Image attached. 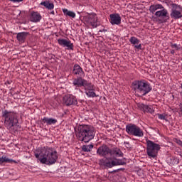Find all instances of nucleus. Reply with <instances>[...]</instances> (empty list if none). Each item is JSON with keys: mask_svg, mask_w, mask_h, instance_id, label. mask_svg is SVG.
Returning <instances> with one entry per match:
<instances>
[{"mask_svg": "<svg viewBox=\"0 0 182 182\" xmlns=\"http://www.w3.org/2000/svg\"><path fill=\"white\" fill-rule=\"evenodd\" d=\"M171 18L173 19H180L182 18V8L179 5H173V7L171 8Z\"/></svg>", "mask_w": 182, "mask_h": 182, "instance_id": "obj_9", "label": "nucleus"}, {"mask_svg": "<svg viewBox=\"0 0 182 182\" xmlns=\"http://www.w3.org/2000/svg\"><path fill=\"white\" fill-rule=\"evenodd\" d=\"M160 149V144H156L151 140H146V154L149 159H156Z\"/></svg>", "mask_w": 182, "mask_h": 182, "instance_id": "obj_6", "label": "nucleus"}, {"mask_svg": "<svg viewBox=\"0 0 182 182\" xmlns=\"http://www.w3.org/2000/svg\"><path fill=\"white\" fill-rule=\"evenodd\" d=\"M84 21L85 23L88 25V26H91V28H97V26H100V22L97 19V16L96 14H88L84 17Z\"/></svg>", "mask_w": 182, "mask_h": 182, "instance_id": "obj_8", "label": "nucleus"}, {"mask_svg": "<svg viewBox=\"0 0 182 182\" xmlns=\"http://www.w3.org/2000/svg\"><path fill=\"white\" fill-rule=\"evenodd\" d=\"M129 42L132 45H134V48H136V49H141V44L140 43V41L136 37H131L129 38Z\"/></svg>", "mask_w": 182, "mask_h": 182, "instance_id": "obj_18", "label": "nucleus"}, {"mask_svg": "<svg viewBox=\"0 0 182 182\" xmlns=\"http://www.w3.org/2000/svg\"><path fill=\"white\" fill-rule=\"evenodd\" d=\"M50 14H51L52 15H55V11H53L50 12Z\"/></svg>", "mask_w": 182, "mask_h": 182, "instance_id": "obj_34", "label": "nucleus"}, {"mask_svg": "<svg viewBox=\"0 0 182 182\" xmlns=\"http://www.w3.org/2000/svg\"><path fill=\"white\" fill-rule=\"evenodd\" d=\"M63 12L65 16H70V18H76V13L72 11H69L67 9H63Z\"/></svg>", "mask_w": 182, "mask_h": 182, "instance_id": "obj_23", "label": "nucleus"}, {"mask_svg": "<svg viewBox=\"0 0 182 182\" xmlns=\"http://www.w3.org/2000/svg\"><path fill=\"white\" fill-rule=\"evenodd\" d=\"M178 163H180V159H178V158L176 156H172L171 158V164H178Z\"/></svg>", "mask_w": 182, "mask_h": 182, "instance_id": "obj_28", "label": "nucleus"}, {"mask_svg": "<svg viewBox=\"0 0 182 182\" xmlns=\"http://www.w3.org/2000/svg\"><path fill=\"white\" fill-rule=\"evenodd\" d=\"M4 163H16V161L3 156L0 158V164H4Z\"/></svg>", "mask_w": 182, "mask_h": 182, "instance_id": "obj_24", "label": "nucleus"}, {"mask_svg": "<svg viewBox=\"0 0 182 182\" xmlns=\"http://www.w3.org/2000/svg\"><path fill=\"white\" fill-rule=\"evenodd\" d=\"M41 5H43V6H45V8H47V9H53L55 8V5L53 3H50L49 1H42L41 3Z\"/></svg>", "mask_w": 182, "mask_h": 182, "instance_id": "obj_25", "label": "nucleus"}, {"mask_svg": "<svg viewBox=\"0 0 182 182\" xmlns=\"http://www.w3.org/2000/svg\"><path fill=\"white\" fill-rule=\"evenodd\" d=\"M97 154L100 157H105L99 160L100 166L104 167H114V166H124V161L121 159H116V157H123V152L119 148H110L107 145H102L97 149Z\"/></svg>", "mask_w": 182, "mask_h": 182, "instance_id": "obj_1", "label": "nucleus"}, {"mask_svg": "<svg viewBox=\"0 0 182 182\" xmlns=\"http://www.w3.org/2000/svg\"><path fill=\"white\" fill-rule=\"evenodd\" d=\"M155 16H156V18H161V19L168 18V11L167 9H164V6H163V9L155 12Z\"/></svg>", "mask_w": 182, "mask_h": 182, "instance_id": "obj_16", "label": "nucleus"}, {"mask_svg": "<svg viewBox=\"0 0 182 182\" xmlns=\"http://www.w3.org/2000/svg\"><path fill=\"white\" fill-rule=\"evenodd\" d=\"M171 48L174 49V50H180V49H181V46L177 45V43H171Z\"/></svg>", "mask_w": 182, "mask_h": 182, "instance_id": "obj_29", "label": "nucleus"}, {"mask_svg": "<svg viewBox=\"0 0 182 182\" xmlns=\"http://www.w3.org/2000/svg\"><path fill=\"white\" fill-rule=\"evenodd\" d=\"M43 123H46L48 126H50L52 124H56L58 123V119L55 118H48L44 117L43 119Z\"/></svg>", "mask_w": 182, "mask_h": 182, "instance_id": "obj_20", "label": "nucleus"}, {"mask_svg": "<svg viewBox=\"0 0 182 182\" xmlns=\"http://www.w3.org/2000/svg\"><path fill=\"white\" fill-rule=\"evenodd\" d=\"M35 157L41 164L52 166L58 161V151L53 148L46 147L42 149L41 153L35 154Z\"/></svg>", "mask_w": 182, "mask_h": 182, "instance_id": "obj_2", "label": "nucleus"}, {"mask_svg": "<svg viewBox=\"0 0 182 182\" xmlns=\"http://www.w3.org/2000/svg\"><path fill=\"white\" fill-rule=\"evenodd\" d=\"M126 132L129 136H134L135 137H143L144 136L143 129L133 124H129L126 126Z\"/></svg>", "mask_w": 182, "mask_h": 182, "instance_id": "obj_7", "label": "nucleus"}, {"mask_svg": "<svg viewBox=\"0 0 182 182\" xmlns=\"http://www.w3.org/2000/svg\"><path fill=\"white\" fill-rule=\"evenodd\" d=\"M92 149H93V144L83 145L82 146L83 151H86L87 153H89V151H92Z\"/></svg>", "mask_w": 182, "mask_h": 182, "instance_id": "obj_27", "label": "nucleus"}, {"mask_svg": "<svg viewBox=\"0 0 182 182\" xmlns=\"http://www.w3.org/2000/svg\"><path fill=\"white\" fill-rule=\"evenodd\" d=\"M139 109L140 110H142L144 113H150L151 114H153L154 113V109H153L152 106L146 105L144 104L139 103L137 105Z\"/></svg>", "mask_w": 182, "mask_h": 182, "instance_id": "obj_15", "label": "nucleus"}, {"mask_svg": "<svg viewBox=\"0 0 182 182\" xmlns=\"http://www.w3.org/2000/svg\"><path fill=\"white\" fill-rule=\"evenodd\" d=\"M42 19V16L38 11H31L30 14V21L31 22H40Z\"/></svg>", "mask_w": 182, "mask_h": 182, "instance_id": "obj_17", "label": "nucleus"}, {"mask_svg": "<svg viewBox=\"0 0 182 182\" xmlns=\"http://www.w3.org/2000/svg\"><path fill=\"white\" fill-rule=\"evenodd\" d=\"M28 33L26 32L18 33L16 36L18 42H21V43H23L25 42V40L26 39V36H28Z\"/></svg>", "mask_w": 182, "mask_h": 182, "instance_id": "obj_21", "label": "nucleus"}, {"mask_svg": "<svg viewBox=\"0 0 182 182\" xmlns=\"http://www.w3.org/2000/svg\"><path fill=\"white\" fill-rule=\"evenodd\" d=\"M132 87L135 92L141 93L142 96H146L147 93L151 92V86L144 80H135L132 84Z\"/></svg>", "mask_w": 182, "mask_h": 182, "instance_id": "obj_5", "label": "nucleus"}, {"mask_svg": "<svg viewBox=\"0 0 182 182\" xmlns=\"http://www.w3.org/2000/svg\"><path fill=\"white\" fill-rule=\"evenodd\" d=\"M105 30H100L99 32H103Z\"/></svg>", "mask_w": 182, "mask_h": 182, "instance_id": "obj_35", "label": "nucleus"}, {"mask_svg": "<svg viewBox=\"0 0 182 182\" xmlns=\"http://www.w3.org/2000/svg\"><path fill=\"white\" fill-rule=\"evenodd\" d=\"M88 82L87 80L82 78V77H78L73 80V85L75 87V89H77L78 87H85Z\"/></svg>", "mask_w": 182, "mask_h": 182, "instance_id": "obj_12", "label": "nucleus"}, {"mask_svg": "<svg viewBox=\"0 0 182 182\" xmlns=\"http://www.w3.org/2000/svg\"><path fill=\"white\" fill-rule=\"evenodd\" d=\"M159 1L160 2H162V4H166V5L168 6V8H170V6L173 8L174 5H177L176 4H173V1H171V0H159Z\"/></svg>", "mask_w": 182, "mask_h": 182, "instance_id": "obj_26", "label": "nucleus"}, {"mask_svg": "<svg viewBox=\"0 0 182 182\" xmlns=\"http://www.w3.org/2000/svg\"><path fill=\"white\" fill-rule=\"evenodd\" d=\"M158 9H163V5L156 4V5H151L149 7V11L151 14H154L156 11H157Z\"/></svg>", "mask_w": 182, "mask_h": 182, "instance_id": "obj_22", "label": "nucleus"}, {"mask_svg": "<svg viewBox=\"0 0 182 182\" xmlns=\"http://www.w3.org/2000/svg\"><path fill=\"white\" fill-rule=\"evenodd\" d=\"M2 117L5 119L4 123L6 129L10 132H16L19 126L18 125V114L14 112L5 110L2 112Z\"/></svg>", "mask_w": 182, "mask_h": 182, "instance_id": "obj_3", "label": "nucleus"}, {"mask_svg": "<svg viewBox=\"0 0 182 182\" xmlns=\"http://www.w3.org/2000/svg\"><path fill=\"white\" fill-rule=\"evenodd\" d=\"M96 133L95 128L90 125H82L80 127L78 133L76 134L77 137L80 141L84 143H89L90 140L95 139Z\"/></svg>", "mask_w": 182, "mask_h": 182, "instance_id": "obj_4", "label": "nucleus"}, {"mask_svg": "<svg viewBox=\"0 0 182 182\" xmlns=\"http://www.w3.org/2000/svg\"><path fill=\"white\" fill-rule=\"evenodd\" d=\"M58 44L63 48H67L70 50H73V43L70 40L64 38L58 39Z\"/></svg>", "mask_w": 182, "mask_h": 182, "instance_id": "obj_13", "label": "nucleus"}, {"mask_svg": "<svg viewBox=\"0 0 182 182\" xmlns=\"http://www.w3.org/2000/svg\"><path fill=\"white\" fill-rule=\"evenodd\" d=\"M63 103L66 106H72V105H77V100L73 95H67L63 97Z\"/></svg>", "mask_w": 182, "mask_h": 182, "instance_id": "obj_11", "label": "nucleus"}, {"mask_svg": "<svg viewBox=\"0 0 182 182\" xmlns=\"http://www.w3.org/2000/svg\"><path fill=\"white\" fill-rule=\"evenodd\" d=\"M175 53H176V52H175V50H171V55H174Z\"/></svg>", "mask_w": 182, "mask_h": 182, "instance_id": "obj_33", "label": "nucleus"}, {"mask_svg": "<svg viewBox=\"0 0 182 182\" xmlns=\"http://www.w3.org/2000/svg\"><path fill=\"white\" fill-rule=\"evenodd\" d=\"M179 112L182 114V103L179 104Z\"/></svg>", "mask_w": 182, "mask_h": 182, "instance_id": "obj_32", "label": "nucleus"}, {"mask_svg": "<svg viewBox=\"0 0 182 182\" xmlns=\"http://www.w3.org/2000/svg\"><path fill=\"white\" fill-rule=\"evenodd\" d=\"M158 117L160 120H166V115L164 114H158Z\"/></svg>", "mask_w": 182, "mask_h": 182, "instance_id": "obj_30", "label": "nucleus"}, {"mask_svg": "<svg viewBox=\"0 0 182 182\" xmlns=\"http://www.w3.org/2000/svg\"><path fill=\"white\" fill-rule=\"evenodd\" d=\"M85 93L87 96V97H97L98 95L95 92V85H92V83L88 82L87 85L85 86Z\"/></svg>", "mask_w": 182, "mask_h": 182, "instance_id": "obj_10", "label": "nucleus"}, {"mask_svg": "<svg viewBox=\"0 0 182 182\" xmlns=\"http://www.w3.org/2000/svg\"><path fill=\"white\" fill-rule=\"evenodd\" d=\"M11 2H14V4H19V2H22L23 0H9Z\"/></svg>", "mask_w": 182, "mask_h": 182, "instance_id": "obj_31", "label": "nucleus"}, {"mask_svg": "<svg viewBox=\"0 0 182 182\" xmlns=\"http://www.w3.org/2000/svg\"><path fill=\"white\" fill-rule=\"evenodd\" d=\"M109 18V22L111 25H120L122 23V17L119 14H110Z\"/></svg>", "mask_w": 182, "mask_h": 182, "instance_id": "obj_14", "label": "nucleus"}, {"mask_svg": "<svg viewBox=\"0 0 182 182\" xmlns=\"http://www.w3.org/2000/svg\"><path fill=\"white\" fill-rule=\"evenodd\" d=\"M73 73L74 75H77L78 76H82L83 75V70L80 65L75 64L73 67Z\"/></svg>", "mask_w": 182, "mask_h": 182, "instance_id": "obj_19", "label": "nucleus"}]
</instances>
